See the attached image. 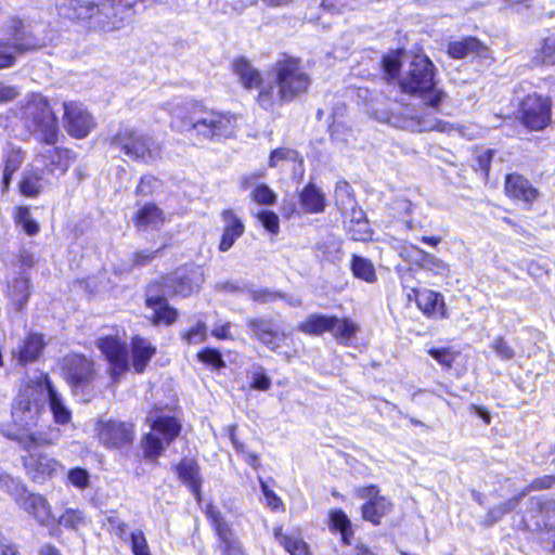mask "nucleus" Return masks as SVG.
I'll return each instance as SVG.
<instances>
[{
  "label": "nucleus",
  "mask_w": 555,
  "mask_h": 555,
  "mask_svg": "<svg viewBox=\"0 0 555 555\" xmlns=\"http://www.w3.org/2000/svg\"><path fill=\"white\" fill-rule=\"evenodd\" d=\"M44 402L46 397L36 380L28 383L14 401L13 425H1L0 433L16 441L21 448L55 444L61 437L60 429L50 427L47 430H34L46 413Z\"/></svg>",
  "instance_id": "1"
},
{
  "label": "nucleus",
  "mask_w": 555,
  "mask_h": 555,
  "mask_svg": "<svg viewBox=\"0 0 555 555\" xmlns=\"http://www.w3.org/2000/svg\"><path fill=\"white\" fill-rule=\"evenodd\" d=\"M309 86V75L296 59L275 64L273 82H264L259 72L245 62V89H257L256 100L266 109L293 101L307 92Z\"/></svg>",
  "instance_id": "2"
},
{
  "label": "nucleus",
  "mask_w": 555,
  "mask_h": 555,
  "mask_svg": "<svg viewBox=\"0 0 555 555\" xmlns=\"http://www.w3.org/2000/svg\"><path fill=\"white\" fill-rule=\"evenodd\" d=\"M25 124L28 130L50 147L36 158L42 173L64 175L69 167V152L53 145L59 138V121L48 100L39 93H31L24 107Z\"/></svg>",
  "instance_id": "3"
},
{
  "label": "nucleus",
  "mask_w": 555,
  "mask_h": 555,
  "mask_svg": "<svg viewBox=\"0 0 555 555\" xmlns=\"http://www.w3.org/2000/svg\"><path fill=\"white\" fill-rule=\"evenodd\" d=\"M435 66L424 54H415L409 68L400 79L402 91L418 95L431 107L438 106L446 98V93L436 87L434 80Z\"/></svg>",
  "instance_id": "4"
},
{
  "label": "nucleus",
  "mask_w": 555,
  "mask_h": 555,
  "mask_svg": "<svg viewBox=\"0 0 555 555\" xmlns=\"http://www.w3.org/2000/svg\"><path fill=\"white\" fill-rule=\"evenodd\" d=\"M236 126L237 118L229 113L195 109L183 119L181 130L199 141H206L229 138Z\"/></svg>",
  "instance_id": "5"
},
{
  "label": "nucleus",
  "mask_w": 555,
  "mask_h": 555,
  "mask_svg": "<svg viewBox=\"0 0 555 555\" xmlns=\"http://www.w3.org/2000/svg\"><path fill=\"white\" fill-rule=\"evenodd\" d=\"M55 7L60 16L82 22L90 29L112 31L118 27L107 12L108 7L93 0H55Z\"/></svg>",
  "instance_id": "6"
},
{
  "label": "nucleus",
  "mask_w": 555,
  "mask_h": 555,
  "mask_svg": "<svg viewBox=\"0 0 555 555\" xmlns=\"http://www.w3.org/2000/svg\"><path fill=\"white\" fill-rule=\"evenodd\" d=\"M112 145L133 160L149 164L159 157V146L152 138L135 129L125 128L112 138Z\"/></svg>",
  "instance_id": "7"
},
{
  "label": "nucleus",
  "mask_w": 555,
  "mask_h": 555,
  "mask_svg": "<svg viewBox=\"0 0 555 555\" xmlns=\"http://www.w3.org/2000/svg\"><path fill=\"white\" fill-rule=\"evenodd\" d=\"M38 47V40L22 21L12 20L8 26L7 38L0 42V69L13 66L18 55Z\"/></svg>",
  "instance_id": "8"
},
{
  "label": "nucleus",
  "mask_w": 555,
  "mask_h": 555,
  "mask_svg": "<svg viewBox=\"0 0 555 555\" xmlns=\"http://www.w3.org/2000/svg\"><path fill=\"white\" fill-rule=\"evenodd\" d=\"M153 433L145 435L143 439L144 455L155 459L164 451V443L169 444L179 435L181 425L171 416H160L152 422Z\"/></svg>",
  "instance_id": "9"
},
{
  "label": "nucleus",
  "mask_w": 555,
  "mask_h": 555,
  "mask_svg": "<svg viewBox=\"0 0 555 555\" xmlns=\"http://www.w3.org/2000/svg\"><path fill=\"white\" fill-rule=\"evenodd\" d=\"M98 438L107 449L129 448L134 439V426L118 420L100 421L96 424Z\"/></svg>",
  "instance_id": "10"
},
{
  "label": "nucleus",
  "mask_w": 555,
  "mask_h": 555,
  "mask_svg": "<svg viewBox=\"0 0 555 555\" xmlns=\"http://www.w3.org/2000/svg\"><path fill=\"white\" fill-rule=\"evenodd\" d=\"M63 371L74 392L85 389L95 377L94 363L82 354H68L63 360Z\"/></svg>",
  "instance_id": "11"
},
{
  "label": "nucleus",
  "mask_w": 555,
  "mask_h": 555,
  "mask_svg": "<svg viewBox=\"0 0 555 555\" xmlns=\"http://www.w3.org/2000/svg\"><path fill=\"white\" fill-rule=\"evenodd\" d=\"M552 103L537 93L528 94L520 106L521 120L531 130H542L551 122Z\"/></svg>",
  "instance_id": "12"
},
{
  "label": "nucleus",
  "mask_w": 555,
  "mask_h": 555,
  "mask_svg": "<svg viewBox=\"0 0 555 555\" xmlns=\"http://www.w3.org/2000/svg\"><path fill=\"white\" fill-rule=\"evenodd\" d=\"M44 446H34L31 448H22L27 452L22 457L26 474L34 481H41L52 477L61 464L48 453L42 452L40 449Z\"/></svg>",
  "instance_id": "13"
},
{
  "label": "nucleus",
  "mask_w": 555,
  "mask_h": 555,
  "mask_svg": "<svg viewBox=\"0 0 555 555\" xmlns=\"http://www.w3.org/2000/svg\"><path fill=\"white\" fill-rule=\"evenodd\" d=\"M96 345L111 364L109 373L112 378L117 382L118 377L129 370L126 345L113 336L100 338Z\"/></svg>",
  "instance_id": "14"
},
{
  "label": "nucleus",
  "mask_w": 555,
  "mask_h": 555,
  "mask_svg": "<svg viewBox=\"0 0 555 555\" xmlns=\"http://www.w3.org/2000/svg\"><path fill=\"white\" fill-rule=\"evenodd\" d=\"M64 126L69 135L81 139L89 134L94 121L82 104L70 102L64 103Z\"/></svg>",
  "instance_id": "15"
},
{
  "label": "nucleus",
  "mask_w": 555,
  "mask_h": 555,
  "mask_svg": "<svg viewBox=\"0 0 555 555\" xmlns=\"http://www.w3.org/2000/svg\"><path fill=\"white\" fill-rule=\"evenodd\" d=\"M36 384L49 401V408L54 422L59 425L68 424L72 421V411L65 404L62 395L56 390L49 376L40 374L36 378Z\"/></svg>",
  "instance_id": "16"
},
{
  "label": "nucleus",
  "mask_w": 555,
  "mask_h": 555,
  "mask_svg": "<svg viewBox=\"0 0 555 555\" xmlns=\"http://www.w3.org/2000/svg\"><path fill=\"white\" fill-rule=\"evenodd\" d=\"M400 127L413 132L439 131L444 133L457 132L462 137H466L464 127L455 126L449 121L438 119L434 116H414L406 115L402 118Z\"/></svg>",
  "instance_id": "17"
},
{
  "label": "nucleus",
  "mask_w": 555,
  "mask_h": 555,
  "mask_svg": "<svg viewBox=\"0 0 555 555\" xmlns=\"http://www.w3.org/2000/svg\"><path fill=\"white\" fill-rule=\"evenodd\" d=\"M357 493L361 499L369 500L362 507V515L372 524L378 525L380 519L391 511L392 504L386 498L378 495V489L375 486L359 488Z\"/></svg>",
  "instance_id": "18"
},
{
  "label": "nucleus",
  "mask_w": 555,
  "mask_h": 555,
  "mask_svg": "<svg viewBox=\"0 0 555 555\" xmlns=\"http://www.w3.org/2000/svg\"><path fill=\"white\" fill-rule=\"evenodd\" d=\"M195 273L185 268H180L173 273L163 278L164 295H179L186 297L198 288V279H194Z\"/></svg>",
  "instance_id": "19"
},
{
  "label": "nucleus",
  "mask_w": 555,
  "mask_h": 555,
  "mask_svg": "<svg viewBox=\"0 0 555 555\" xmlns=\"http://www.w3.org/2000/svg\"><path fill=\"white\" fill-rule=\"evenodd\" d=\"M16 503L40 525H48L52 519L50 505L47 499L40 494L26 491L22 496L17 498Z\"/></svg>",
  "instance_id": "20"
},
{
  "label": "nucleus",
  "mask_w": 555,
  "mask_h": 555,
  "mask_svg": "<svg viewBox=\"0 0 555 555\" xmlns=\"http://www.w3.org/2000/svg\"><path fill=\"white\" fill-rule=\"evenodd\" d=\"M43 336L38 333L28 334L21 345L12 351L13 359L21 365L37 360L44 348Z\"/></svg>",
  "instance_id": "21"
},
{
  "label": "nucleus",
  "mask_w": 555,
  "mask_h": 555,
  "mask_svg": "<svg viewBox=\"0 0 555 555\" xmlns=\"http://www.w3.org/2000/svg\"><path fill=\"white\" fill-rule=\"evenodd\" d=\"M554 483H555V477H553V476H544L541 478H537L535 480H533L531 482V485L526 490L520 492L518 495L514 496L513 499L508 500L506 503H504L502 505L492 507L489 511L488 515L491 518L492 522L498 521L499 519H501L503 517L504 514L514 509L517 506V504L519 503V501L525 495H527V493L529 491L538 490V489H547V488L552 487Z\"/></svg>",
  "instance_id": "22"
},
{
  "label": "nucleus",
  "mask_w": 555,
  "mask_h": 555,
  "mask_svg": "<svg viewBox=\"0 0 555 555\" xmlns=\"http://www.w3.org/2000/svg\"><path fill=\"white\" fill-rule=\"evenodd\" d=\"M505 192L511 198L532 203L538 195L537 190L520 175H508L505 179Z\"/></svg>",
  "instance_id": "23"
},
{
  "label": "nucleus",
  "mask_w": 555,
  "mask_h": 555,
  "mask_svg": "<svg viewBox=\"0 0 555 555\" xmlns=\"http://www.w3.org/2000/svg\"><path fill=\"white\" fill-rule=\"evenodd\" d=\"M448 54L453 59H463L466 56L488 57V48L476 38H464L463 40L452 41L448 44Z\"/></svg>",
  "instance_id": "24"
},
{
  "label": "nucleus",
  "mask_w": 555,
  "mask_h": 555,
  "mask_svg": "<svg viewBox=\"0 0 555 555\" xmlns=\"http://www.w3.org/2000/svg\"><path fill=\"white\" fill-rule=\"evenodd\" d=\"M416 304L427 315L446 318V307L441 294L431 289H423L416 293Z\"/></svg>",
  "instance_id": "25"
},
{
  "label": "nucleus",
  "mask_w": 555,
  "mask_h": 555,
  "mask_svg": "<svg viewBox=\"0 0 555 555\" xmlns=\"http://www.w3.org/2000/svg\"><path fill=\"white\" fill-rule=\"evenodd\" d=\"M156 353V348L150 340L134 336L131 340L132 366L137 373H142L150 360Z\"/></svg>",
  "instance_id": "26"
},
{
  "label": "nucleus",
  "mask_w": 555,
  "mask_h": 555,
  "mask_svg": "<svg viewBox=\"0 0 555 555\" xmlns=\"http://www.w3.org/2000/svg\"><path fill=\"white\" fill-rule=\"evenodd\" d=\"M152 288L149 291L146 297V306L154 311V322L156 324L164 323L166 325L172 324L178 315L176 309L170 307L165 298L164 293L162 295H152Z\"/></svg>",
  "instance_id": "27"
},
{
  "label": "nucleus",
  "mask_w": 555,
  "mask_h": 555,
  "mask_svg": "<svg viewBox=\"0 0 555 555\" xmlns=\"http://www.w3.org/2000/svg\"><path fill=\"white\" fill-rule=\"evenodd\" d=\"M249 326L257 339L272 350H275L280 343L286 338L284 333L274 331L272 323L267 320L250 321Z\"/></svg>",
  "instance_id": "28"
},
{
  "label": "nucleus",
  "mask_w": 555,
  "mask_h": 555,
  "mask_svg": "<svg viewBox=\"0 0 555 555\" xmlns=\"http://www.w3.org/2000/svg\"><path fill=\"white\" fill-rule=\"evenodd\" d=\"M135 227L139 230L159 229L165 222V215L155 204H145L134 217Z\"/></svg>",
  "instance_id": "29"
},
{
  "label": "nucleus",
  "mask_w": 555,
  "mask_h": 555,
  "mask_svg": "<svg viewBox=\"0 0 555 555\" xmlns=\"http://www.w3.org/2000/svg\"><path fill=\"white\" fill-rule=\"evenodd\" d=\"M180 480L192 491L196 500H201V478L198 465L192 460H182L177 466Z\"/></svg>",
  "instance_id": "30"
},
{
  "label": "nucleus",
  "mask_w": 555,
  "mask_h": 555,
  "mask_svg": "<svg viewBox=\"0 0 555 555\" xmlns=\"http://www.w3.org/2000/svg\"><path fill=\"white\" fill-rule=\"evenodd\" d=\"M299 203L307 214H319L325 209L324 194L313 183H309L300 192Z\"/></svg>",
  "instance_id": "31"
},
{
  "label": "nucleus",
  "mask_w": 555,
  "mask_h": 555,
  "mask_svg": "<svg viewBox=\"0 0 555 555\" xmlns=\"http://www.w3.org/2000/svg\"><path fill=\"white\" fill-rule=\"evenodd\" d=\"M412 248L415 250V253L417 255L414 262L421 269L431 272L433 274L439 275V276H448L449 275L450 268L446 261H443L442 259L436 257L435 255L426 253L415 246H412Z\"/></svg>",
  "instance_id": "32"
},
{
  "label": "nucleus",
  "mask_w": 555,
  "mask_h": 555,
  "mask_svg": "<svg viewBox=\"0 0 555 555\" xmlns=\"http://www.w3.org/2000/svg\"><path fill=\"white\" fill-rule=\"evenodd\" d=\"M224 221V232L219 244V249L221 251L229 250L234 244L236 237H238L242 233V223L241 220L237 219L231 210H225L222 214Z\"/></svg>",
  "instance_id": "33"
},
{
  "label": "nucleus",
  "mask_w": 555,
  "mask_h": 555,
  "mask_svg": "<svg viewBox=\"0 0 555 555\" xmlns=\"http://www.w3.org/2000/svg\"><path fill=\"white\" fill-rule=\"evenodd\" d=\"M275 540L288 552L291 555H311L310 547L298 535L285 534L282 531V527H275L273 529Z\"/></svg>",
  "instance_id": "34"
},
{
  "label": "nucleus",
  "mask_w": 555,
  "mask_h": 555,
  "mask_svg": "<svg viewBox=\"0 0 555 555\" xmlns=\"http://www.w3.org/2000/svg\"><path fill=\"white\" fill-rule=\"evenodd\" d=\"M30 293L31 286L25 276L17 278L8 285V296L17 311H21L27 304Z\"/></svg>",
  "instance_id": "35"
},
{
  "label": "nucleus",
  "mask_w": 555,
  "mask_h": 555,
  "mask_svg": "<svg viewBox=\"0 0 555 555\" xmlns=\"http://www.w3.org/2000/svg\"><path fill=\"white\" fill-rule=\"evenodd\" d=\"M341 344L348 345L349 341L356 337L359 332V326L353 321L332 315L331 327L328 331Z\"/></svg>",
  "instance_id": "36"
},
{
  "label": "nucleus",
  "mask_w": 555,
  "mask_h": 555,
  "mask_svg": "<svg viewBox=\"0 0 555 555\" xmlns=\"http://www.w3.org/2000/svg\"><path fill=\"white\" fill-rule=\"evenodd\" d=\"M330 516V530L332 532H339L341 534V542L344 544L349 545L353 531L351 528V521L346 515V513L341 509L335 508L332 509L328 514Z\"/></svg>",
  "instance_id": "37"
},
{
  "label": "nucleus",
  "mask_w": 555,
  "mask_h": 555,
  "mask_svg": "<svg viewBox=\"0 0 555 555\" xmlns=\"http://www.w3.org/2000/svg\"><path fill=\"white\" fill-rule=\"evenodd\" d=\"M43 175L44 173L39 170V167H36L35 170L25 172L18 184L20 192L28 197H35L40 194L44 188Z\"/></svg>",
  "instance_id": "38"
},
{
  "label": "nucleus",
  "mask_w": 555,
  "mask_h": 555,
  "mask_svg": "<svg viewBox=\"0 0 555 555\" xmlns=\"http://www.w3.org/2000/svg\"><path fill=\"white\" fill-rule=\"evenodd\" d=\"M332 315L310 314L298 324V331L307 335H322L330 331Z\"/></svg>",
  "instance_id": "39"
},
{
  "label": "nucleus",
  "mask_w": 555,
  "mask_h": 555,
  "mask_svg": "<svg viewBox=\"0 0 555 555\" xmlns=\"http://www.w3.org/2000/svg\"><path fill=\"white\" fill-rule=\"evenodd\" d=\"M23 159L24 157L21 150L11 149L5 153L2 173L3 192L9 189L12 176L21 167Z\"/></svg>",
  "instance_id": "40"
},
{
  "label": "nucleus",
  "mask_w": 555,
  "mask_h": 555,
  "mask_svg": "<svg viewBox=\"0 0 555 555\" xmlns=\"http://www.w3.org/2000/svg\"><path fill=\"white\" fill-rule=\"evenodd\" d=\"M207 516L211 520L215 531L220 540L224 543L227 555H232V531L222 518L221 514L215 508L210 507L207 511Z\"/></svg>",
  "instance_id": "41"
},
{
  "label": "nucleus",
  "mask_w": 555,
  "mask_h": 555,
  "mask_svg": "<svg viewBox=\"0 0 555 555\" xmlns=\"http://www.w3.org/2000/svg\"><path fill=\"white\" fill-rule=\"evenodd\" d=\"M249 196L253 203L259 206H273L278 201V194L264 183H249Z\"/></svg>",
  "instance_id": "42"
},
{
  "label": "nucleus",
  "mask_w": 555,
  "mask_h": 555,
  "mask_svg": "<svg viewBox=\"0 0 555 555\" xmlns=\"http://www.w3.org/2000/svg\"><path fill=\"white\" fill-rule=\"evenodd\" d=\"M351 270L356 278L366 283L376 281V273L373 263L363 257L353 256L351 260Z\"/></svg>",
  "instance_id": "43"
},
{
  "label": "nucleus",
  "mask_w": 555,
  "mask_h": 555,
  "mask_svg": "<svg viewBox=\"0 0 555 555\" xmlns=\"http://www.w3.org/2000/svg\"><path fill=\"white\" fill-rule=\"evenodd\" d=\"M251 216L256 221L272 236H275L280 232V219L279 216L268 209H259L253 211Z\"/></svg>",
  "instance_id": "44"
},
{
  "label": "nucleus",
  "mask_w": 555,
  "mask_h": 555,
  "mask_svg": "<svg viewBox=\"0 0 555 555\" xmlns=\"http://www.w3.org/2000/svg\"><path fill=\"white\" fill-rule=\"evenodd\" d=\"M539 506L535 526L539 529H547L555 526V504L553 502L540 503L537 502Z\"/></svg>",
  "instance_id": "45"
},
{
  "label": "nucleus",
  "mask_w": 555,
  "mask_h": 555,
  "mask_svg": "<svg viewBox=\"0 0 555 555\" xmlns=\"http://www.w3.org/2000/svg\"><path fill=\"white\" fill-rule=\"evenodd\" d=\"M15 222L21 225L27 235H36L39 232V224L30 216L28 207L21 206L15 211Z\"/></svg>",
  "instance_id": "46"
},
{
  "label": "nucleus",
  "mask_w": 555,
  "mask_h": 555,
  "mask_svg": "<svg viewBox=\"0 0 555 555\" xmlns=\"http://www.w3.org/2000/svg\"><path fill=\"white\" fill-rule=\"evenodd\" d=\"M0 489L13 496L15 502H17V498L22 496L27 491L20 479L5 474H0Z\"/></svg>",
  "instance_id": "47"
},
{
  "label": "nucleus",
  "mask_w": 555,
  "mask_h": 555,
  "mask_svg": "<svg viewBox=\"0 0 555 555\" xmlns=\"http://www.w3.org/2000/svg\"><path fill=\"white\" fill-rule=\"evenodd\" d=\"M299 154L292 149L279 147L271 152L269 165L271 167L281 166L284 162H298Z\"/></svg>",
  "instance_id": "48"
},
{
  "label": "nucleus",
  "mask_w": 555,
  "mask_h": 555,
  "mask_svg": "<svg viewBox=\"0 0 555 555\" xmlns=\"http://www.w3.org/2000/svg\"><path fill=\"white\" fill-rule=\"evenodd\" d=\"M259 481L266 505L273 512L284 511V503L282 499L269 487L264 480L260 478Z\"/></svg>",
  "instance_id": "49"
},
{
  "label": "nucleus",
  "mask_w": 555,
  "mask_h": 555,
  "mask_svg": "<svg viewBox=\"0 0 555 555\" xmlns=\"http://www.w3.org/2000/svg\"><path fill=\"white\" fill-rule=\"evenodd\" d=\"M131 550L134 555H152L142 530L135 529L130 534Z\"/></svg>",
  "instance_id": "50"
},
{
  "label": "nucleus",
  "mask_w": 555,
  "mask_h": 555,
  "mask_svg": "<svg viewBox=\"0 0 555 555\" xmlns=\"http://www.w3.org/2000/svg\"><path fill=\"white\" fill-rule=\"evenodd\" d=\"M67 479L74 487L83 490L90 485V475L88 470L81 467H75L68 470Z\"/></svg>",
  "instance_id": "51"
},
{
  "label": "nucleus",
  "mask_w": 555,
  "mask_h": 555,
  "mask_svg": "<svg viewBox=\"0 0 555 555\" xmlns=\"http://www.w3.org/2000/svg\"><path fill=\"white\" fill-rule=\"evenodd\" d=\"M348 231L354 241H366L371 237L369 222L364 219H359L356 222L351 220Z\"/></svg>",
  "instance_id": "52"
},
{
  "label": "nucleus",
  "mask_w": 555,
  "mask_h": 555,
  "mask_svg": "<svg viewBox=\"0 0 555 555\" xmlns=\"http://www.w3.org/2000/svg\"><path fill=\"white\" fill-rule=\"evenodd\" d=\"M539 61L543 64H555V35L550 36L543 42L539 51Z\"/></svg>",
  "instance_id": "53"
},
{
  "label": "nucleus",
  "mask_w": 555,
  "mask_h": 555,
  "mask_svg": "<svg viewBox=\"0 0 555 555\" xmlns=\"http://www.w3.org/2000/svg\"><path fill=\"white\" fill-rule=\"evenodd\" d=\"M401 53L399 51L391 52L383 57V67L385 73L393 78L398 75L401 66Z\"/></svg>",
  "instance_id": "54"
},
{
  "label": "nucleus",
  "mask_w": 555,
  "mask_h": 555,
  "mask_svg": "<svg viewBox=\"0 0 555 555\" xmlns=\"http://www.w3.org/2000/svg\"><path fill=\"white\" fill-rule=\"evenodd\" d=\"M490 348L502 360H511L515 356L514 349L508 345V343L503 337H495L491 341Z\"/></svg>",
  "instance_id": "55"
},
{
  "label": "nucleus",
  "mask_w": 555,
  "mask_h": 555,
  "mask_svg": "<svg viewBox=\"0 0 555 555\" xmlns=\"http://www.w3.org/2000/svg\"><path fill=\"white\" fill-rule=\"evenodd\" d=\"M428 353L441 365L451 367L457 353L449 348L429 349Z\"/></svg>",
  "instance_id": "56"
},
{
  "label": "nucleus",
  "mask_w": 555,
  "mask_h": 555,
  "mask_svg": "<svg viewBox=\"0 0 555 555\" xmlns=\"http://www.w3.org/2000/svg\"><path fill=\"white\" fill-rule=\"evenodd\" d=\"M182 338L189 344H199L206 339V325L198 322L194 327L183 333Z\"/></svg>",
  "instance_id": "57"
},
{
  "label": "nucleus",
  "mask_w": 555,
  "mask_h": 555,
  "mask_svg": "<svg viewBox=\"0 0 555 555\" xmlns=\"http://www.w3.org/2000/svg\"><path fill=\"white\" fill-rule=\"evenodd\" d=\"M198 359L207 364H210L215 367L224 366V362L222 360L221 353L217 349L205 348L201 352H198Z\"/></svg>",
  "instance_id": "58"
},
{
  "label": "nucleus",
  "mask_w": 555,
  "mask_h": 555,
  "mask_svg": "<svg viewBox=\"0 0 555 555\" xmlns=\"http://www.w3.org/2000/svg\"><path fill=\"white\" fill-rule=\"evenodd\" d=\"M82 514L76 509H67L61 517L60 524L68 528H77L82 522Z\"/></svg>",
  "instance_id": "59"
},
{
  "label": "nucleus",
  "mask_w": 555,
  "mask_h": 555,
  "mask_svg": "<svg viewBox=\"0 0 555 555\" xmlns=\"http://www.w3.org/2000/svg\"><path fill=\"white\" fill-rule=\"evenodd\" d=\"M0 555H21L20 545L0 532Z\"/></svg>",
  "instance_id": "60"
},
{
  "label": "nucleus",
  "mask_w": 555,
  "mask_h": 555,
  "mask_svg": "<svg viewBox=\"0 0 555 555\" xmlns=\"http://www.w3.org/2000/svg\"><path fill=\"white\" fill-rule=\"evenodd\" d=\"M156 183H157V179H155L154 177L144 176L141 178V180L135 189V193L138 195H147V194L152 193Z\"/></svg>",
  "instance_id": "61"
},
{
  "label": "nucleus",
  "mask_w": 555,
  "mask_h": 555,
  "mask_svg": "<svg viewBox=\"0 0 555 555\" xmlns=\"http://www.w3.org/2000/svg\"><path fill=\"white\" fill-rule=\"evenodd\" d=\"M160 250L159 249H156L154 251H150V250H140V251H137L134 255H133V263L135 266H139V267H143V266H146L149 264L156 256V254Z\"/></svg>",
  "instance_id": "62"
},
{
  "label": "nucleus",
  "mask_w": 555,
  "mask_h": 555,
  "mask_svg": "<svg viewBox=\"0 0 555 555\" xmlns=\"http://www.w3.org/2000/svg\"><path fill=\"white\" fill-rule=\"evenodd\" d=\"M271 385L270 378L262 372H256L251 376V388L257 390H267Z\"/></svg>",
  "instance_id": "63"
},
{
  "label": "nucleus",
  "mask_w": 555,
  "mask_h": 555,
  "mask_svg": "<svg viewBox=\"0 0 555 555\" xmlns=\"http://www.w3.org/2000/svg\"><path fill=\"white\" fill-rule=\"evenodd\" d=\"M18 95V91L13 86L0 82V104L10 102Z\"/></svg>",
  "instance_id": "64"
}]
</instances>
